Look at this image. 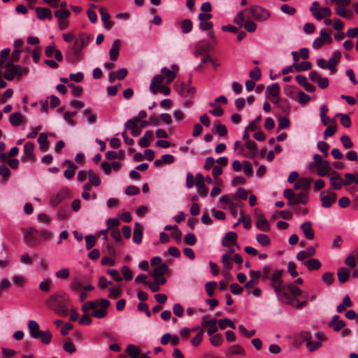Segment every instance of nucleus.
<instances>
[{"label":"nucleus","instance_id":"58","mask_svg":"<svg viewBox=\"0 0 358 358\" xmlns=\"http://www.w3.org/2000/svg\"><path fill=\"white\" fill-rule=\"evenodd\" d=\"M83 115L87 118V121L89 124H94L96 121V116L95 114L92 113L91 110L85 109L83 111Z\"/></svg>","mask_w":358,"mask_h":358},{"label":"nucleus","instance_id":"13","mask_svg":"<svg viewBox=\"0 0 358 358\" xmlns=\"http://www.w3.org/2000/svg\"><path fill=\"white\" fill-rule=\"evenodd\" d=\"M138 123L137 118L130 119L125 123L126 129L131 131V134L133 136H138L141 133V127L138 126Z\"/></svg>","mask_w":358,"mask_h":358},{"label":"nucleus","instance_id":"47","mask_svg":"<svg viewBox=\"0 0 358 358\" xmlns=\"http://www.w3.org/2000/svg\"><path fill=\"white\" fill-rule=\"evenodd\" d=\"M161 72L166 77L167 84L172 83L176 78V73L173 71L167 69L166 67L162 68Z\"/></svg>","mask_w":358,"mask_h":358},{"label":"nucleus","instance_id":"55","mask_svg":"<svg viewBox=\"0 0 358 358\" xmlns=\"http://www.w3.org/2000/svg\"><path fill=\"white\" fill-rule=\"evenodd\" d=\"M122 294V288L120 285L109 289V297L112 299L118 298Z\"/></svg>","mask_w":358,"mask_h":358},{"label":"nucleus","instance_id":"33","mask_svg":"<svg viewBox=\"0 0 358 358\" xmlns=\"http://www.w3.org/2000/svg\"><path fill=\"white\" fill-rule=\"evenodd\" d=\"M303 265L306 266L309 271L318 270L322 264L317 259H310L303 262Z\"/></svg>","mask_w":358,"mask_h":358},{"label":"nucleus","instance_id":"11","mask_svg":"<svg viewBox=\"0 0 358 358\" xmlns=\"http://www.w3.org/2000/svg\"><path fill=\"white\" fill-rule=\"evenodd\" d=\"M38 231L36 229L31 228L28 230L24 236V241L25 243L29 247H34L38 243L36 236H38Z\"/></svg>","mask_w":358,"mask_h":358},{"label":"nucleus","instance_id":"30","mask_svg":"<svg viewBox=\"0 0 358 358\" xmlns=\"http://www.w3.org/2000/svg\"><path fill=\"white\" fill-rule=\"evenodd\" d=\"M350 271L345 267H340L338 269L337 276L341 283L346 282L350 278Z\"/></svg>","mask_w":358,"mask_h":358},{"label":"nucleus","instance_id":"29","mask_svg":"<svg viewBox=\"0 0 358 358\" xmlns=\"http://www.w3.org/2000/svg\"><path fill=\"white\" fill-rule=\"evenodd\" d=\"M121 41L120 39H115L112 45V48L110 50V59L112 61L117 60L119 55V49Z\"/></svg>","mask_w":358,"mask_h":358},{"label":"nucleus","instance_id":"56","mask_svg":"<svg viewBox=\"0 0 358 358\" xmlns=\"http://www.w3.org/2000/svg\"><path fill=\"white\" fill-rule=\"evenodd\" d=\"M217 284L215 281H210L205 285V289L208 296H213L214 294V290L217 287Z\"/></svg>","mask_w":358,"mask_h":358},{"label":"nucleus","instance_id":"37","mask_svg":"<svg viewBox=\"0 0 358 358\" xmlns=\"http://www.w3.org/2000/svg\"><path fill=\"white\" fill-rule=\"evenodd\" d=\"M163 80L164 77L162 75H155L152 78L151 84L150 85V90L152 94H156V91L154 89L158 87V85H161L160 84L163 82Z\"/></svg>","mask_w":358,"mask_h":358},{"label":"nucleus","instance_id":"43","mask_svg":"<svg viewBox=\"0 0 358 358\" xmlns=\"http://www.w3.org/2000/svg\"><path fill=\"white\" fill-rule=\"evenodd\" d=\"M92 37L87 34L82 33L79 35L78 38L76 41H79V46L83 49L86 47L92 41Z\"/></svg>","mask_w":358,"mask_h":358},{"label":"nucleus","instance_id":"18","mask_svg":"<svg viewBox=\"0 0 358 358\" xmlns=\"http://www.w3.org/2000/svg\"><path fill=\"white\" fill-rule=\"evenodd\" d=\"M256 227L263 231H270V224L262 214L257 215Z\"/></svg>","mask_w":358,"mask_h":358},{"label":"nucleus","instance_id":"45","mask_svg":"<svg viewBox=\"0 0 358 358\" xmlns=\"http://www.w3.org/2000/svg\"><path fill=\"white\" fill-rule=\"evenodd\" d=\"M39 337L38 339H40L41 341L44 344H49L52 339V334L50 331H42L39 334Z\"/></svg>","mask_w":358,"mask_h":358},{"label":"nucleus","instance_id":"48","mask_svg":"<svg viewBox=\"0 0 358 358\" xmlns=\"http://www.w3.org/2000/svg\"><path fill=\"white\" fill-rule=\"evenodd\" d=\"M284 196L288 200L287 204L290 206H294L295 194L291 189H286L283 193Z\"/></svg>","mask_w":358,"mask_h":358},{"label":"nucleus","instance_id":"4","mask_svg":"<svg viewBox=\"0 0 358 358\" xmlns=\"http://www.w3.org/2000/svg\"><path fill=\"white\" fill-rule=\"evenodd\" d=\"M303 342L306 343V347L310 352H313L318 349L322 343L320 341L313 342L311 334L308 331H301L294 337V344L296 346L301 345Z\"/></svg>","mask_w":358,"mask_h":358},{"label":"nucleus","instance_id":"62","mask_svg":"<svg viewBox=\"0 0 358 358\" xmlns=\"http://www.w3.org/2000/svg\"><path fill=\"white\" fill-rule=\"evenodd\" d=\"M203 329H199V331L197 333V334L192 338L191 343L193 346H198L201 343L203 339Z\"/></svg>","mask_w":358,"mask_h":358},{"label":"nucleus","instance_id":"60","mask_svg":"<svg viewBox=\"0 0 358 358\" xmlns=\"http://www.w3.org/2000/svg\"><path fill=\"white\" fill-rule=\"evenodd\" d=\"M120 224L119 218H110L107 220V229L104 231L108 232L113 229H117L116 227Z\"/></svg>","mask_w":358,"mask_h":358},{"label":"nucleus","instance_id":"7","mask_svg":"<svg viewBox=\"0 0 358 358\" xmlns=\"http://www.w3.org/2000/svg\"><path fill=\"white\" fill-rule=\"evenodd\" d=\"M79 41H75L72 46H69L65 52V57L70 63H77L83 59V48L79 46Z\"/></svg>","mask_w":358,"mask_h":358},{"label":"nucleus","instance_id":"19","mask_svg":"<svg viewBox=\"0 0 358 358\" xmlns=\"http://www.w3.org/2000/svg\"><path fill=\"white\" fill-rule=\"evenodd\" d=\"M36 16L40 20H44L48 19L51 20L52 19V13L50 8L45 7H37L35 9Z\"/></svg>","mask_w":358,"mask_h":358},{"label":"nucleus","instance_id":"59","mask_svg":"<svg viewBox=\"0 0 358 358\" xmlns=\"http://www.w3.org/2000/svg\"><path fill=\"white\" fill-rule=\"evenodd\" d=\"M336 13L342 17L351 18L352 13L347 11L343 6H337L335 8Z\"/></svg>","mask_w":358,"mask_h":358},{"label":"nucleus","instance_id":"22","mask_svg":"<svg viewBox=\"0 0 358 358\" xmlns=\"http://www.w3.org/2000/svg\"><path fill=\"white\" fill-rule=\"evenodd\" d=\"M296 80L297 81L298 84L303 87L307 92H313L316 90V87L311 83H308L306 77L303 76H296Z\"/></svg>","mask_w":358,"mask_h":358},{"label":"nucleus","instance_id":"5","mask_svg":"<svg viewBox=\"0 0 358 358\" xmlns=\"http://www.w3.org/2000/svg\"><path fill=\"white\" fill-rule=\"evenodd\" d=\"M5 67L4 77L8 80H13L15 77L27 75L29 72L27 67H22L18 64H11V62H7Z\"/></svg>","mask_w":358,"mask_h":358},{"label":"nucleus","instance_id":"31","mask_svg":"<svg viewBox=\"0 0 358 358\" xmlns=\"http://www.w3.org/2000/svg\"><path fill=\"white\" fill-rule=\"evenodd\" d=\"M153 139V133L152 131H147L144 134V136L141 137L138 141V145L141 148L148 147L150 144V141Z\"/></svg>","mask_w":358,"mask_h":358},{"label":"nucleus","instance_id":"63","mask_svg":"<svg viewBox=\"0 0 358 358\" xmlns=\"http://www.w3.org/2000/svg\"><path fill=\"white\" fill-rule=\"evenodd\" d=\"M210 338V342L213 346H219L223 342V338L220 334L211 335Z\"/></svg>","mask_w":358,"mask_h":358},{"label":"nucleus","instance_id":"28","mask_svg":"<svg viewBox=\"0 0 358 358\" xmlns=\"http://www.w3.org/2000/svg\"><path fill=\"white\" fill-rule=\"evenodd\" d=\"M315 249L314 247H309L306 250H301L296 255V259L299 261H303L308 257H313L315 255Z\"/></svg>","mask_w":358,"mask_h":358},{"label":"nucleus","instance_id":"16","mask_svg":"<svg viewBox=\"0 0 358 358\" xmlns=\"http://www.w3.org/2000/svg\"><path fill=\"white\" fill-rule=\"evenodd\" d=\"M237 234L236 232L229 231L225 234L222 240V245L224 247H229L231 245H238L236 242Z\"/></svg>","mask_w":358,"mask_h":358},{"label":"nucleus","instance_id":"17","mask_svg":"<svg viewBox=\"0 0 358 358\" xmlns=\"http://www.w3.org/2000/svg\"><path fill=\"white\" fill-rule=\"evenodd\" d=\"M338 315L333 316L331 320L328 323V326L332 328L335 331H339L346 325L344 320H340Z\"/></svg>","mask_w":358,"mask_h":358},{"label":"nucleus","instance_id":"27","mask_svg":"<svg viewBox=\"0 0 358 358\" xmlns=\"http://www.w3.org/2000/svg\"><path fill=\"white\" fill-rule=\"evenodd\" d=\"M331 15V9L326 6L317 9V11L314 13V17L317 20H321L323 18L329 17Z\"/></svg>","mask_w":358,"mask_h":358},{"label":"nucleus","instance_id":"53","mask_svg":"<svg viewBox=\"0 0 358 358\" xmlns=\"http://www.w3.org/2000/svg\"><path fill=\"white\" fill-rule=\"evenodd\" d=\"M293 66L295 68V69L298 71H308L310 70L312 68V64L310 62H301L300 64H293Z\"/></svg>","mask_w":358,"mask_h":358},{"label":"nucleus","instance_id":"8","mask_svg":"<svg viewBox=\"0 0 358 358\" xmlns=\"http://www.w3.org/2000/svg\"><path fill=\"white\" fill-rule=\"evenodd\" d=\"M248 10L250 11L252 17L254 19L259 22L265 21L268 20L271 16V13L268 10L257 5L252 6L250 8H248Z\"/></svg>","mask_w":358,"mask_h":358},{"label":"nucleus","instance_id":"12","mask_svg":"<svg viewBox=\"0 0 358 358\" xmlns=\"http://www.w3.org/2000/svg\"><path fill=\"white\" fill-rule=\"evenodd\" d=\"M68 193L69 191L67 189H62L59 190V192L53 194L50 199V205L53 207L58 206L68 194Z\"/></svg>","mask_w":358,"mask_h":358},{"label":"nucleus","instance_id":"34","mask_svg":"<svg viewBox=\"0 0 358 358\" xmlns=\"http://www.w3.org/2000/svg\"><path fill=\"white\" fill-rule=\"evenodd\" d=\"M317 169V174L320 176H327L331 170V165L328 161H324V163L319 166Z\"/></svg>","mask_w":358,"mask_h":358},{"label":"nucleus","instance_id":"38","mask_svg":"<svg viewBox=\"0 0 358 358\" xmlns=\"http://www.w3.org/2000/svg\"><path fill=\"white\" fill-rule=\"evenodd\" d=\"M23 117L20 112H15L10 115V122L13 126H20L22 124Z\"/></svg>","mask_w":358,"mask_h":358},{"label":"nucleus","instance_id":"39","mask_svg":"<svg viewBox=\"0 0 358 358\" xmlns=\"http://www.w3.org/2000/svg\"><path fill=\"white\" fill-rule=\"evenodd\" d=\"M308 201V193L307 191H301L297 196L295 195L294 205L297 203L306 204Z\"/></svg>","mask_w":358,"mask_h":358},{"label":"nucleus","instance_id":"36","mask_svg":"<svg viewBox=\"0 0 358 358\" xmlns=\"http://www.w3.org/2000/svg\"><path fill=\"white\" fill-rule=\"evenodd\" d=\"M38 143H39L40 149L42 151H46L49 148L48 135L45 133L40 134L38 138Z\"/></svg>","mask_w":358,"mask_h":358},{"label":"nucleus","instance_id":"1","mask_svg":"<svg viewBox=\"0 0 358 358\" xmlns=\"http://www.w3.org/2000/svg\"><path fill=\"white\" fill-rule=\"evenodd\" d=\"M278 299L287 305L293 306L296 309H301L308 305V294L298 288L295 285L289 283L283 285L282 279L276 285L272 286Z\"/></svg>","mask_w":358,"mask_h":358},{"label":"nucleus","instance_id":"32","mask_svg":"<svg viewBox=\"0 0 358 358\" xmlns=\"http://www.w3.org/2000/svg\"><path fill=\"white\" fill-rule=\"evenodd\" d=\"M143 238V230L141 224L138 222H136L134 225V231L133 235V241L136 244H140Z\"/></svg>","mask_w":358,"mask_h":358},{"label":"nucleus","instance_id":"20","mask_svg":"<svg viewBox=\"0 0 358 358\" xmlns=\"http://www.w3.org/2000/svg\"><path fill=\"white\" fill-rule=\"evenodd\" d=\"M54 53L55 59L57 62H62L63 59L62 52L59 50H55L54 44L52 45H48L45 48V55L47 57H52Z\"/></svg>","mask_w":358,"mask_h":358},{"label":"nucleus","instance_id":"64","mask_svg":"<svg viewBox=\"0 0 358 358\" xmlns=\"http://www.w3.org/2000/svg\"><path fill=\"white\" fill-rule=\"evenodd\" d=\"M250 78L255 81L260 80L262 76L261 70L259 67H255L249 73Z\"/></svg>","mask_w":358,"mask_h":358},{"label":"nucleus","instance_id":"23","mask_svg":"<svg viewBox=\"0 0 358 358\" xmlns=\"http://www.w3.org/2000/svg\"><path fill=\"white\" fill-rule=\"evenodd\" d=\"M64 164L67 165V169L64 171V176L66 179L71 180L73 178L78 167L70 160H65Z\"/></svg>","mask_w":358,"mask_h":358},{"label":"nucleus","instance_id":"51","mask_svg":"<svg viewBox=\"0 0 358 358\" xmlns=\"http://www.w3.org/2000/svg\"><path fill=\"white\" fill-rule=\"evenodd\" d=\"M229 355H245V352L244 349L239 345H234L228 349Z\"/></svg>","mask_w":358,"mask_h":358},{"label":"nucleus","instance_id":"40","mask_svg":"<svg viewBox=\"0 0 358 358\" xmlns=\"http://www.w3.org/2000/svg\"><path fill=\"white\" fill-rule=\"evenodd\" d=\"M352 306V301L348 295H345L343 299L342 303L339 304L336 310L338 313H342L345 310L347 307H351Z\"/></svg>","mask_w":358,"mask_h":358},{"label":"nucleus","instance_id":"54","mask_svg":"<svg viewBox=\"0 0 358 358\" xmlns=\"http://www.w3.org/2000/svg\"><path fill=\"white\" fill-rule=\"evenodd\" d=\"M247 10H248V8L239 11L234 19V22L236 24L239 25V28H241L243 25V22L245 20L244 13Z\"/></svg>","mask_w":358,"mask_h":358},{"label":"nucleus","instance_id":"25","mask_svg":"<svg viewBox=\"0 0 358 358\" xmlns=\"http://www.w3.org/2000/svg\"><path fill=\"white\" fill-rule=\"evenodd\" d=\"M203 327H208L207 333L209 336L213 335L217 331V320L213 318L210 320H203L202 322Z\"/></svg>","mask_w":358,"mask_h":358},{"label":"nucleus","instance_id":"10","mask_svg":"<svg viewBox=\"0 0 358 358\" xmlns=\"http://www.w3.org/2000/svg\"><path fill=\"white\" fill-rule=\"evenodd\" d=\"M331 42L332 38L330 34L327 33L325 31L322 30L320 31V36L314 40L313 43V47L314 49L317 50L320 48L324 43L329 44Z\"/></svg>","mask_w":358,"mask_h":358},{"label":"nucleus","instance_id":"42","mask_svg":"<svg viewBox=\"0 0 358 358\" xmlns=\"http://www.w3.org/2000/svg\"><path fill=\"white\" fill-rule=\"evenodd\" d=\"M168 268L169 267L166 264H160L159 266L156 267L152 273V275L155 279L159 278L160 276L164 275Z\"/></svg>","mask_w":358,"mask_h":358},{"label":"nucleus","instance_id":"14","mask_svg":"<svg viewBox=\"0 0 358 358\" xmlns=\"http://www.w3.org/2000/svg\"><path fill=\"white\" fill-rule=\"evenodd\" d=\"M34 143L32 142H27L24 145V157H22V161L34 160Z\"/></svg>","mask_w":358,"mask_h":358},{"label":"nucleus","instance_id":"44","mask_svg":"<svg viewBox=\"0 0 358 358\" xmlns=\"http://www.w3.org/2000/svg\"><path fill=\"white\" fill-rule=\"evenodd\" d=\"M332 123L333 124L327 126L324 131V138L325 140L327 139L329 136H333L336 131L337 124L334 119L332 120Z\"/></svg>","mask_w":358,"mask_h":358},{"label":"nucleus","instance_id":"57","mask_svg":"<svg viewBox=\"0 0 358 358\" xmlns=\"http://www.w3.org/2000/svg\"><path fill=\"white\" fill-rule=\"evenodd\" d=\"M55 16L57 17L59 20H63L64 19L68 18L71 13L70 12L66 9H59L54 13Z\"/></svg>","mask_w":358,"mask_h":358},{"label":"nucleus","instance_id":"61","mask_svg":"<svg viewBox=\"0 0 358 358\" xmlns=\"http://www.w3.org/2000/svg\"><path fill=\"white\" fill-rule=\"evenodd\" d=\"M322 280L324 281V282L327 285L329 286V285H332L334 281V275L331 272H325L322 275Z\"/></svg>","mask_w":358,"mask_h":358},{"label":"nucleus","instance_id":"3","mask_svg":"<svg viewBox=\"0 0 358 358\" xmlns=\"http://www.w3.org/2000/svg\"><path fill=\"white\" fill-rule=\"evenodd\" d=\"M45 305L59 316H65L69 312L71 299L65 292L59 290L49 296Z\"/></svg>","mask_w":358,"mask_h":358},{"label":"nucleus","instance_id":"35","mask_svg":"<svg viewBox=\"0 0 358 358\" xmlns=\"http://www.w3.org/2000/svg\"><path fill=\"white\" fill-rule=\"evenodd\" d=\"M266 96L269 95L273 97H278L280 94V86L278 83H273L267 86L266 90Z\"/></svg>","mask_w":358,"mask_h":358},{"label":"nucleus","instance_id":"46","mask_svg":"<svg viewBox=\"0 0 358 358\" xmlns=\"http://www.w3.org/2000/svg\"><path fill=\"white\" fill-rule=\"evenodd\" d=\"M88 178L90 183L95 187H98L101 184V180L99 177L95 174L93 170L90 169L88 171Z\"/></svg>","mask_w":358,"mask_h":358},{"label":"nucleus","instance_id":"49","mask_svg":"<svg viewBox=\"0 0 358 358\" xmlns=\"http://www.w3.org/2000/svg\"><path fill=\"white\" fill-rule=\"evenodd\" d=\"M257 241L262 246L269 245L271 243L270 238L264 234H259L257 235Z\"/></svg>","mask_w":358,"mask_h":358},{"label":"nucleus","instance_id":"50","mask_svg":"<svg viewBox=\"0 0 358 358\" xmlns=\"http://www.w3.org/2000/svg\"><path fill=\"white\" fill-rule=\"evenodd\" d=\"M193 27L192 21L189 19L184 20L181 23V31L183 34L189 33Z\"/></svg>","mask_w":358,"mask_h":358},{"label":"nucleus","instance_id":"52","mask_svg":"<svg viewBox=\"0 0 358 358\" xmlns=\"http://www.w3.org/2000/svg\"><path fill=\"white\" fill-rule=\"evenodd\" d=\"M218 325L221 329H226V327L227 326H229V327H231L233 329H236V325L233 322V321H231V320L227 319V318L220 320L218 322Z\"/></svg>","mask_w":358,"mask_h":358},{"label":"nucleus","instance_id":"26","mask_svg":"<svg viewBox=\"0 0 358 358\" xmlns=\"http://www.w3.org/2000/svg\"><path fill=\"white\" fill-rule=\"evenodd\" d=\"M28 329L30 336L35 339H38L39 337L38 334L42 331L39 329L38 322L35 320H30L28 323Z\"/></svg>","mask_w":358,"mask_h":358},{"label":"nucleus","instance_id":"15","mask_svg":"<svg viewBox=\"0 0 358 358\" xmlns=\"http://www.w3.org/2000/svg\"><path fill=\"white\" fill-rule=\"evenodd\" d=\"M341 58V53L338 50L333 52L332 57L328 61V69L331 74L336 72V66Z\"/></svg>","mask_w":358,"mask_h":358},{"label":"nucleus","instance_id":"41","mask_svg":"<svg viewBox=\"0 0 358 358\" xmlns=\"http://www.w3.org/2000/svg\"><path fill=\"white\" fill-rule=\"evenodd\" d=\"M126 352L131 358H138L141 348L136 345H129L126 348Z\"/></svg>","mask_w":358,"mask_h":358},{"label":"nucleus","instance_id":"21","mask_svg":"<svg viewBox=\"0 0 358 358\" xmlns=\"http://www.w3.org/2000/svg\"><path fill=\"white\" fill-rule=\"evenodd\" d=\"M300 228L308 240H313L314 238L315 233L310 222H304L301 224Z\"/></svg>","mask_w":358,"mask_h":358},{"label":"nucleus","instance_id":"24","mask_svg":"<svg viewBox=\"0 0 358 358\" xmlns=\"http://www.w3.org/2000/svg\"><path fill=\"white\" fill-rule=\"evenodd\" d=\"M99 12L101 17V20L104 23V27L106 29L109 30L113 26V22L110 20V15L103 7L99 8Z\"/></svg>","mask_w":358,"mask_h":358},{"label":"nucleus","instance_id":"2","mask_svg":"<svg viewBox=\"0 0 358 358\" xmlns=\"http://www.w3.org/2000/svg\"><path fill=\"white\" fill-rule=\"evenodd\" d=\"M110 306L109 300L103 299L100 300L89 301L85 303L82 306V310L85 313L79 320V324L81 325H89L92 323V318L88 313L93 310L91 313L92 316L102 319L107 315V309Z\"/></svg>","mask_w":358,"mask_h":358},{"label":"nucleus","instance_id":"6","mask_svg":"<svg viewBox=\"0 0 358 358\" xmlns=\"http://www.w3.org/2000/svg\"><path fill=\"white\" fill-rule=\"evenodd\" d=\"M271 268L269 266H264L262 268V278L264 280H268L271 281L270 287L272 288V286L276 285L278 282H281L282 276L284 273V270H275L271 274Z\"/></svg>","mask_w":358,"mask_h":358},{"label":"nucleus","instance_id":"9","mask_svg":"<svg viewBox=\"0 0 358 358\" xmlns=\"http://www.w3.org/2000/svg\"><path fill=\"white\" fill-rule=\"evenodd\" d=\"M336 194L331 191H323L320 194L322 201V206L324 208H329L336 200Z\"/></svg>","mask_w":358,"mask_h":358}]
</instances>
